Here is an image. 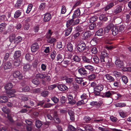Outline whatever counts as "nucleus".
<instances>
[{"label":"nucleus","mask_w":131,"mask_h":131,"mask_svg":"<svg viewBox=\"0 0 131 131\" xmlns=\"http://www.w3.org/2000/svg\"><path fill=\"white\" fill-rule=\"evenodd\" d=\"M108 55L106 51H103L101 52L100 59L102 62H103V63H105V62L106 63L107 62L108 58Z\"/></svg>","instance_id":"f257e3e1"},{"label":"nucleus","mask_w":131,"mask_h":131,"mask_svg":"<svg viewBox=\"0 0 131 131\" xmlns=\"http://www.w3.org/2000/svg\"><path fill=\"white\" fill-rule=\"evenodd\" d=\"M86 48V45L83 41L80 42L78 44L77 49L78 51L80 52H83Z\"/></svg>","instance_id":"f03ea898"},{"label":"nucleus","mask_w":131,"mask_h":131,"mask_svg":"<svg viewBox=\"0 0 131 131\" xmlns=\"http://www.w3.org/2000/svg\"><path fill=\"white\" fill-rule=\"evenodd\" d=\"M72 62V60L71 59L67 58L62 61L61 65L63 66L66 67L71 63Z\"/></svg>","instance_id":"7ed1b4c3"},{"label":"nucleus","mask_w":131,"mask_h":131,"mask_svg":"<svg viewBox=\"0 0 131 131\" xmlns=\"http://www.w3.org/2000/svg\"><path fill=\"white\" fill-rule=\"evenodd\" d=\"M14 77L20 80L23 78V76L21 73L19 71H15L13 74Z\"/></svg>","instance_id":"20e7f679"},{"label":"nucleus","mask_w":131,"mask_h":131,"mask_svg":"<svg viewBox=\"0 0 131 131\" xmlns=\"http://www.w3.org/2000/svg\"><path fill=\"white\" fill-rule=\"evenodd\" d=\"M92 34L90 31H88L84 33L82 36L83 40H85L91 36Z\"/></svg>","instance_id":"39448f33"},{"label":"nucleus","mask_w":131,"mask_h":131,"mask_svg":"<svg viewBox=\"0 0 131 131\" xmlns=\"http://www.w3.org/2000/svg\"><path fill=\"white\" fill-rule=\"evenodd\" d=\"M79 73L82 76H86L88 74V72L84 68H81L78 70Z\"/></svg>","instance_id":"423d86ee"},{"label":"nucleus","mask_w":131,"mask_h":131,"mask_svg":"<svg viewBox=\"0 0 131 131\" xmlns=\"http://www.w3.org/2000/svg\"><path fill=\"white\" fill-rule=\"evenodd\" d=\"M114 93V92L108 91L105 93L103 95V97L112 98V96Z\"/></svg>","instance_id":"0eeeda50"},{"label":"nucleus","mask_w":131,"mask_h":131,"mask_svg":"<svg viewBox=\"0 0 131 131\" xmlns=\"http://www.w3.org/2000/svg\"><path fill=\"white\" fill-rule=\"evenodd\" d=\"M92 56L90 55L89 58H87L86 56H83L82 58L83 61L84 62L89 63H90L92 61Z\"/></svg>","instance_id":"6e6552de"},{"label":"nucleus","mask_w":131,"mask_h":131,"mask_svg":"<svg viewBox=\"0 0 131 131\" xmlns=\"http://www.w3.org/2000/svg\"><path fill=\"white\" fill-rule=\"evenodd\" d=\"M39 46L37 43H34L31 46V51L35 52L36 51L39 49Z\"/></svg>","instance_id":"1a4fd4ad"},{"label":"nucleus","mask_w":131,"mask_h":131,"mask_svg":"<svg viewBox=\"0 0 131 131\" xmlns=\"http://www.w3.org/2000/svg\"><path fill=\"white\" fill-rule=\"evenodd\" d=\"M57 87L59 90L61 91H64L68 89L67 86L64 84H59L58 86Z\"/></svg>","instance_id":"9d476101"},{"label":"nucleus","mask_w":131,"mask_h":131,"mask_svg":"<svg viewBox=\"0 0 131 131\" xmlns=\"http://www.w3.org/2000/svg\"><path fill=\"white\" fill-rule=\"evenodd\" d=\"M51 15L49 13H47L44 15L43 21L45 22H47L50 19Z\"/></svg>","instance_id":"9b49d317"},{"label":"nucleus","mask_w":131,"mask_h":131,"mask_svg":"<svg viewBox=\"0 0 131 131\" xmlns=\"http://www.w3.org/2000/svg\"><path fill=\"white\" fill-rule=\"evenodd\" d=\"M34 55L32 54L30 55L29 53L26 54L25 56V58L26 60L29 62L32 61L34 59Z\"/></svg>","instance_id":"f8f14e48"},{"label":"nucleus","mask_w":131,"mask_h":131,"mask_svg":"<svg viewBox=\"0 0 131 131\" xmlns=\"http://www.w3.org/2000/svg\"><path fill=\"white\" fill-rule=\"evenodd\" d=\"M104 77L106 80L109 82H111L114 81V78L109 74L105 75Z\"/></svg>","instance_id":"ddd939ff"},{"label":"nucleus","mask_w":131,"mask_h":131,"mask_svg":"<svg viewBox=\"0 0 131 131\" xmlns=\"http://www.w3.org/2000/svg\"><path fill=\"white\" fill-rule=\"evenodd\" d=\"M34 101L33 100H29L27 102V105H24L23 106V107L28 108H30L31 107L29 106V105H30L31 106H34Z\"/></svg>","instance_id":"4468645a"},{"label":"nucleus","mask_w":131,"mask_h":131,"mask_svg":"<svg viewBox=\"0 0 131 131\" xmlns=\"http://www.w3.org/2000/svg\"><path fill=\"white\" fill-rule=\"evenodd\" d=\"M114 99L115 100L117 101L121 99L122 95L120 94L114 92Z\"/></svg>","instance_id":"2eb2a0df"},{"label":"nucleus","mask_w":131,"mask_h":131,"mask_svg":"<svg viewBox=\"0 0 131 131\" xmlns=\"http://www.w3.org/2000/svg\"><path fill=\"white\" fill-rule=\"evenodd\" d=\"M21 51L20 50L16 51L13 55V57L14 59H18L21 56Z\"/></svg>","instance_id":"dca6fc26"},{"label":"nucleus","mask_w":131,"mask_h":131,"mask_svg":"<svg viewBox=\"0 0 131 131\" xmlns=\"http://www.w3.org/2000/svg\"><path fill=\"white\" fill-rule=\"evenodd\" d=\"M100 118L99 117H97L94 119L93 122L97 123H101L102 122L105 121V120L102 117H101L100 119H98Z\"/></svg>","instance_id":"f3484780"},{"label":"nucleus","mask_w":131,"mask_h":131,"mask_svg":"<svg viewBox=\"0 0 131 131\" xmlns=\"http://www.w3.org/2000/svg\"><path fill=\"white\" fill-rule=\"evenodd\" d=\"M115 63L116 66L120 68L123 67V62L119 59L116 60Z\"/></svg>","instance_id":"a211bd4d"},{"label":"nucleus","mask_w":131,"mask_h":131,"mask_svg":"<svg viewBox=\"0 0 131 131\" xmlns=\"http://www.w3.org/2000/svg\"><path fill=\"white\" fill-rule=\"evenodd\" d=\"M118 28L117 27L115 26H113L112 28V34L114 36H115L118 34Z\"/></svg>","instance_id":"6ab92c4d"},{"label":"nucleus","mask_w":131,"mask_h":131,"mask_svg":"<svg viewBox=\"0 0 131 131\" xmlns=\"http://www.w3.org/2000/svg\"><path fill=\"white\" fill-rule=\"evenodd\" d=\"M15 92V90L13 89L8 90L6 91V93L8 94V96L9 98L13 96V94Z\"/></svg>","instance_id":"aec40b11"},{"label":"nucleus","mask_w":131,"mask_h":131,"mask_svg":"<svg viewBox=\"0 0 131 131\" xmlns=\"http://www.w3.org/2000/svg\"><path fill=\"white\" fill-rule=\"evenodd\" d=\"M12 67V64L8 62L5 63L4 65V69H10Z\"/></svg>","instance_id":"412c9836"},{"label":"nucleus","mask_w":131,"mask_h":131,"mask_svg":"<svg viewBox=\"0 0 131 131\" xmlns=\"http://www.w3.org/2000/svg\"><path fill=\"white\" fill-rule=\"evenodd\" d=\"M53 120L55 123H60V119L58 117L57 113L56 112H54Z\"/></svg>","instance_id":"4be33fe9"},{"label":"nucleus","mask_w":131,"mask_h":131,"mask_svg":"<svg viewBox=\"0 0 131 131\" xmlns=\"http://www.w3.org/2000/svg\"><path fill=\"white\" fill-rule=\"evenodd\" d=\"M32 67L31 65L29 64L25 65L23 67V69L25 71H28L30 70Z\"/></svg>","instance_id":"5701e85b"},{"label":"nucleus","mask_w":131,"mask_h":131,"mask_svg":"<svg viewBox=\"0 0 131 131\" xmlns=\"http://www.w3.org/2000/svg\"><path fill=\"white\" fill-rule=\"evenodd\" d=\"M73 18L70 20H68L67 22L66 26L67 28H69L71 26L72 27V26L73 25V22L74 20V19Z\"/></svg>","instance_id":"b1692460"},{"label":"nucleus","mask_w":131,"mask_h":131,"mask_svg":"<svg viewBox=\"0 0 131 131\" xmlns=\"http://www.w3.org/2000/svg\"><path fill=\"white\" fill-rule=\"evenodd\" d=\"M80 14V11L79 9H77L75 10L73 15L72 17L73 18H74L75 17L79 16Z\"/></svg>","instance_id":"393cba45"},{"label":"nucleus","mask_w":131,"mask_h":131,"mask_svg":"<svg viewBox=\"0 0 131 131\" xmlns=\"http://www.w3.org/2000/svg\"><path fill=\"white\" fill-rule=\"evenodd\" d=\"M104 88V87L103 85H99L96 86L94 88V89L96 91L100 92L103 90Z\"/></svg>","instance_id":"a878e982"},{"label":"nucleus","mask_w":131,"mask_h":131,"mask_svg":"<svg viewBox=\"0 0 131 131\" xmlns=\"http://www.w3.org/2000/svg\"><path fill=\"white\" fill-rule=\"evenodd\" d=\"M65 31V36H67L70 34L72 30V27L71 26L69 28H67Z\"/></svg>","instance_id":"bb28decb"},{"label":"nucleus","mask_w":131,"mask_h":131,"mask_svg":"<svg viewBox=\"0 0 131 131\" xmlns=\"http://www.w3.org/2000/svg\"><path fill=\"white\" fill-rule=\"evenodd\" d=\"M21 63V61L19 59H14V65L16 67L19 66Z\"/></svg>","instance_id":"cd10ccee"},{"label":"nucleus","mask_w":131,"mask_h":131,"mask_svg":"<svg viewBox=\"0 0 131 131\" xmlns=\"http://www.w3.org/2000/svg\"><path fill=\"white\" fill-rule=\"evenodd\" d=\"M8 97L6 96H2L0 98V102L2 103H5L8 101Z\"/></svg>","instance_id":"c85d7f7f"},{"label":"nucleus","mask_w":131,"mask_h":131,"mask_svg":"<svg viewBox=\"0 0 131 131\" xmlns=\"http://www.w3.org/2000/svg\"><path fill=\"white\" fill-rule=\"evenodd\" d=\"M68 113L70 116V119L72 121H74V112L72 111L69 110Z\"/></svg>","instance_id":"c756f323"},{"label":"nucleus","mask_w":131,"mask_h":131,"mask_svg":"<svg viewBox=\"0 0 131 131\" xmlns=\"http://www.w3.org/2000/svg\"><path fill=\"white\" fill-rule=\"evenodd\" d=\"M36 77L37 79H43L44 78V74L41 73L37 74L36 75Z\"/></svg>","instance_id":"7c9ffc66"},{"label":"nucleus","mask_w":131,"mask_h":131,"mask_svg":"<svg viewBox=\"0 0 131 131\" xmlns=\"http://www.w3.org/2000/svg\"><path fill=\"white\" fill-rule=\"evenodd\" d=\"M113 25L112 23L109 24L107 27L105 28L104 29V31L106 33H108L111 29V28L113 26Z\"/></svg>","instance_id":"2f4dec72"},{"label":"nucleus","mask_w":131,"mask_h":131,"mask_svg":"<svg viewBox=\"0 0 131 131\" xmlns=\"http://www.w3.org/2000/svg\"><path fill=\"white\" fill-rule=\"evenodd\" d=\"M96 77V74L92 73L88 76V78L89 80L90 81L95 79Z\"/></svg>","instance_id":"473e14b6"},{"label":"nucleus","mask_w":131,"mask_h":131,"mask_svg":"<svg viewBox=\"0 0 131 131\" xmlns=\"http://www.w3.org/2000/svg\"><path fill=\"white\" fill-rule=\"evenodd\" d=\"M115 106L117 107H123L126 106V104L125 103L119 102L114 104Z\"/></svg>","instance_id":"72a5a7b5"},{"label":"nucleus","mask_w":131,"mask_h":131,"mask_svg":"<svg viewBox=\"0 0 131 131\" xmlns=\"http://www.w3.org/2000/svg\"><path fill=\"white\" fill-rule=\"evenodd\" d=\"M15 35L14 34H10L9 37V40L10 42H12L14 40H14L15 39Z\"/></svg>","instance_id":"f704fd0d"},{"label":"nucleus","mask_w":131,"mask_h":131,"mask_svg":"<svg viewBox=\"0 0 131 131\" xmlns=\"http://www.w3.org/2000/svg\"><path fill=\"white\" fill-rule=\"evenodd\" d=\"M13 87V85L11 82L8 83L5 86L4 88L6 90L11 89Z\"/></svg>","instance_id":"c9c22d12"},{"label":"nucleus","mask_w":131,"mask_h":131,"mask_svg":"<svg viewBox=\"0 0 131 131\" xmlns=\"http://www.w3.org/2000/svg\"><path fill=\"white\" fill-rule=\"evenodd\" d=\"M42 122L39 120L36 121V126L38 128H39L42 126Z\"/></svg>","instance_id":"e433bc0d"},{"label":"nucleus","mask_w":131,"mask_h":131,"mask_svg":"<svg viewBox=\"0 0 131 131\" xmlns=\"http://www.w3.org/2000/svg\"><path fill=\"white\" fill-rule=\"evenodd\" d=\"M6 25L5 23H2L0 24V32H2L5 28Z\"/></svg>","instance_id":"4c0bfd02"},{"label":"nucleus","mask_w":131,"mask_h":131,"mask_svg":"<svg viewBox=\"0 0 131 131\" xmlns=\"http://www.w3.org/2000/svg\"><path fill=\"white\" fill-rule=\"evenodd\" d=\"M103 34V30L102 29H100L97 31L95 34L96 35L99 36H102Z\"/></svg>","instance_id":"58836bf2"},{"label":"nucleus","mask_w":131,"mask_h":131,"mask_svg":"<svg viewBox=\"0 0 131 131\" xmlns=\"http://www.w3.org/2000/svg\"><path fill=\"white\" fill-rule=\"evenodd\" d=\"M85 67L86 69H88L91 71H94V67L90 65H88L85 66Z\"/></svg>","instance_id":"ea45409f"},{"label":"nucleus","mask_w":131,"mask_h":131,"mask_svg":"<svg viewBox=\"0 0 131 131\" xmlns=\"http://www.w3.org/2000/svg\"><path fill=\"white\" fill-rule=\"evenodd\" d=\"M99 19L100 20L104 21H106L107 20V17L105 15H100L99 17Z\"/></svg>","instance_id":"a19ab883"},{"label":"nucleus","mask_w":131,"mask_h":131,"mask_svg":"<svg viewBox=\"0 0 131 131\" xmlns=\"http://www.w3.org/2000/svg\"><path fill=\"white\" fill-rule=\"evenodd\" d=\"M73 48V45L71 43H69L67 45V48L68 50L70 51H72Z\"/></svg>","instance_id":"79ce46f5"},{"label":"nucleus","mask_w":131,"mask_h":131,"mask_svg":"<svg viewBox=\"0 0 131 131\" xmlns=\"http://www.w3.org/2000/svg\"><path fill=\"white\" fill-rule=\"evenodd\" d=\"M75 128L73 126L69 125L68 127V129L66 131H75Z\"/></svg>","instance_id":"37998d69"},{"label":"nucleus","mask_w":131,"mask_h":131,"mask_svg":"<svg viewBox=\"0 0 131 131\" xmlns=\"http://www.w3.org/2000/svg\"><path fill=\"white\" fill-rule=\"evenodd\" d=\"M85 102L84 100H81L78 101L76 104V105L77 106H80L81 105H83L85 104Z\"/></svg>","instance_id":"c03bdc74"},{"label":"nucleus","mask_w":131,"mask_h":131,"mask_svg":"<svg viewBox=\"0 0 131 131\" xmlns=\"http://www.w3.org/2000/svg\"><path fill=\"white\" fill-rule=\"evenodd\" d=\"M47 41L49 43H52L56 41V40L54 38L52 37H50L48 38L47 40Z\"/></svg>","instance_id":"a18cd8bd"},{"label":"nucleus","mask_w":131,"mask_h":131,"mask_svg":"<svg viewBox=\"0 0 131 131\" xmlns=\"http://www.w3.org/2000/svg\"><path fill=\"white\" fill-rule=\"evenodd\" d=\"M53 104H51L50 103L45 104L44 105L42 106L43 108H49L53 106Z\"/></svg>","instance_id":"49530a36"},{"label":"nucleus","mask_w":131,"mask_h":131,"mask_svg":"<svg viewBox=\"0 0 131 131\" xmlns=\"http://www.w3.org/2000/svg\"><path fill=\"white\" fill-rule=\"evenodd\" d=\"M73 59L74 61L78 63L81 60V59L77 56H74Z\"/></svg>","instance_id":"de8ad7c7"},{"label":"nucleus","mask_w":131,"mask_h":131,"mask_svg":"<svg viewBox=\"0 0 131 131\" xmlns=\"http://www.w3.org/2000/svg\"><path fill=\"white\" fill-rule=\"evenodd\" d=\"M51 99L55 104L58 103L59 101V99L55 96L52 97Z\"/></svg>","instance_id":"09e8293b"},{"label":"nucleus","mask_w":131,"mask_h":131,"mask_svg":"<svg viewBox=\"0 0 131 131\" xmlns=\"http://www.w3.org/2000/svg\"><path fill=\"white\" fill-rule=\"evenodd\" d=\"M2 110L3 112L7 114H8L10 112L6 106L3 107L2 108Z\"/></svg>","instance_id":"8fccbe9b"},{"label":"nucleus","mask_w":131,"mask_h":131,"mask_svg":"<svg viewBox=\"0 0 131 131\" xmlns=\"http://www.w3.org/2000/svg\"><path fill=\"white\" fill-rule=\"evenodd\" d=\"M56 55V52L54 50H53L51 53V55H50V57L52 60H53L55 59Z\"/></svg>","instance_id":"3c124183"},{"label":"nucleus","mask_w":131,"mask_h":131,"mask_svg":"<svg viewBox=\"0 0 131 131\" xmlns=\"http://www.w3.org/2000/svg\"><path fill=\"white\" fill-rule=\"evenodd\" d=\"M22 40V38L20 36H19L15 38L14 40V42H16L17 43H18L21 42Z\"/></svg>","instance_id":"603ef678"},{"label":"nucleus","mask_w":131,"mask_h":131,"mask_svg":"<svg viewBox=\"0 0 131 131\" xmlns=\"http://www.w3.org/2000/svg\"><path fill=\"white\" fill-rule=\"evenodd\" d=\"M131 20V17L129 14H126V16L125 21L126 23H128Z\"/></svg>","instance_id":"864d4df0"},{"label":"nucleus","mask_w":131,"mask_h":131,"mask_svg":"<svg viewBox=\"0 0 131 131\" xmlns=\"http://www.w3.org/2000/svg\"><path fill=\"white\" fill-rule=\"evenodd\" d=\"M93 59L95 63H97L99 62V58L96 56H95L93 57Z\"/></svg>","instance_id":"5fc2aeb1"},{"label":"nucleus","mask_w":131,"mask_h":131,"mask_svg":"<svg viewBox=\"0 0 131 131\" xmlns=\"http://www.w3.org/2000/svg\"><path fill=\"white\" fill-rule=\"evenodd\" d=\"M84 128L86 131H91L92 127L89 125H87L84 127Z\"/></svg>","instance_id":"6e6d98bb"},{"label":"nucleus","mask_w":131,"mask_h":131,"mask_svg":"<svg viewBox=\"0 0 131 131\" xmlns=\"http://www.w3.org/2000/svg\"><path fill=\"white\" fill-rule=\"evenodd\" d=\"M75 81L77 82L79 84H81L82 82L84 81L83 80V78H76Z\"/></svg>","instance_id":"4d7b16f0"},{"label":"nucleus","mask_w":131,"mask_h":131,"mask_svg":"<svg viewBox=\"0 0 131 131\" xmlns=\"http://www.w3.org/2000/svg\"><path fill=\"white\" fill-rule=\"evenodd\" d=\"M32 82L34 84L37 85H38L39 83V81L37 78L34 79L32 80Z\"/></svg>","instance_id":"13d9d810"},{"label":"nucleus","mask_w":131,"mask_h":131,"mask_svg":"<svg viewBox=\"0 0 131 131\" xmlns=\"http://www.w3.org/2000/svg\"><path fill=\"white\" fill-rule=\"evenodd\" d=\"M122 80L125 84L127 83L128 82V79L125 76H123L122 77Z\"/></svg>","instance_id":"bf43d9fd"},{"label":"nucleus","mask_w":131,"mask_h":131,"mask_svg":"<svg viewBox=\"0 0 131 131\" xmlns=\"http://www.w3.org/2000/svg\"><path fill=\"white\" fill-rule=\"evenodd\" d=\"M21 14V12L19 10H17L15 13L14 17L15 18H17L20 16Z\"/></svg>","instance_id":"052dcab7"},{"label":"nucleus","mask_w":131,"mask_h":131,"mask_svg":"<svg viewBox=\"0 0 131 131\" xmlns=\"http://www.w3.org/2000/svg\"><path fill=\"white\" fill-rule=\"evenodd\" d=\"M96 27V24L95 23L91 24L89 26V28L90 30H93Z\"/></svg>","instance_id":"680f3d73"},{"label":"nucleus","mask_w":131,"mask_h":131,"mask_svg":"<svg viewBox=\"0 0 131 131\" xmlns=\"http://www.w3.org/2000/svg\"><path fill=\"white\" fill-rule=\"evenodd\" d=\"M52 32H51V30L49 29L48 30L46 35V37L48 39L52 35Z\"/></svg>","instance_id":"e2e57ef3"},{"label":"nucleus","mask_w":131,"mask_h":131,"mask_svg":"<svg viewBox=\"0 0 131 131\" xmlns=\"http://www.w3.org/2000/svg\"><path fill=\"white\" fill-rule=\"evenodd\" d=\"M83 120L86 123H88L91 120V119L89 117L86 116L83 118Z\"/></svg>","instance_id":"0e129e2a"},{"label":"nucleus","mask_w":131,"mask_h":131,"mask_svg":"<svg viewBox=\"0 0 131 131\" xmlns=\"http://www.w3.org/2000/svg\"><path fill=\"white\" fill-rule=\"evenodd\" d=\"M97 17L96 16H93L90 19V21L91 23H93L97 19Z\"/></svg>","instance_id":"69168bd1"},{"label":"nucleus","mask_w":131,"mask_h":131,"mask_svg":"<svg viewBox=\"0 0 131 131\" xmlns=\"http://www.w3.org/2000/svg\"><path fill=\"white\" fill-rule=\"evenodd\" d=\"M120 116L123 118H124L127 116V113L122 111L119 113Z\"/></svg>","instance_id":"338daca9"},{"label":"nucleus","mask_w":131,"mask_h":131,"mask_svg":"<svg viewBox=\"0 0 131 131\" xmlns=\"http://www.w3.org/2000/svg\"><path fill=\"white\" fill-rule=\"evenodd\" d=\"M98 129L101 131H110L109 129L107 128H103L99 127Z\"/></svg>","instance_id":"774afa93"}]
</instances>
